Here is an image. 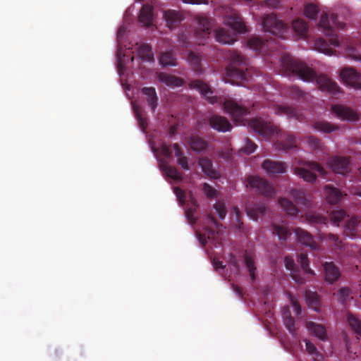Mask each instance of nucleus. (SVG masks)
Instances as JSON below:
<instances>
[{"label":"nucleus","instance_id":"f257e3e1","mask_svg":"<svg viewBox=\"0 0 361 361\" xmlns=\"http://www.w3.org/2000/svg\"><path fill=\"white\" fill-rule=\"evenodd\" d=\"M283 68L289 73L298 75L305 82H316L322 91L335 94L340 92L337 83L324 74L317 75L307 64L289 56H283L281 59Z\"/></svg>","mask_w":361,"mask_h":361},{"label":"nucleus","instance_id":"f03ea898","mask_svg":"<svg viewBox=\"0 0 361 361\" xmlns=\"http://www.w3.org/2000/svg\"><path fill=\"white\" fill-rule=\"evenodd\" d=\"M190 87L197 90L210 104H219L223 105L226 113H251V111L259 110V104L257 102H237L233 99H222L213 95V91L210 87L200 80H194L190 82Z\"/></svg>","mask_w":361,"mask_h":361},{"label":"nucleus","instance_id":"7ed1b4c3","mask_svg":"<svg viewBox=\"0 0 361 361\" xmlns=\"http://www.w3.org/2000/svg\"><path fill=\"white\" fill-rule=\"evenodd\" d=\"M247 124L254 132L263 137L276 140V147L282 149H290L296 147L295 137L282 132L277 126L266 121L261 118H255L247 121Z\"/></svg>","mask_w":361,"mask_h":361},{"label":"nucleus","instance_id":"20e7f679","mask_svg":"<svg viewBox=\"0 0 361 361\" xmlns=\"http://www.w3.org/2000/svg\"><path fill=\"white\" fill-rule=\"evenodd\" d=\"M332 25L339 29L343 27V24L338 20L336 14L332 13L329 20L327 14L323 13L319 22V27L322 30L324 34L329 37V43L323 38H319L314 42L315 49L328 56L334 55L336 53V50L330 47V45L334 47L340 46V42Z\"/></svg>","mask_w":361,"mask_h":361},{"label":"nucleus","instance_id":"39448f33","mask_svg":"<svg viewBox=\"0 0 361 361\" xmlns=\"http://www.w3.org/2000/svg\"><path fill=\"white\" fill-rule=\"evenodd\" d=\"M230 63L226 68L224 80L232 85H244L248 81L250 75L247 59L240 53L230 50L228 55Z\"/></svg>","mask_w":361,"mask_h":361},{"label":"nucleus","instance_id":"423d86ee","mask_svg":"<svg viewBox=\"0 0 361 361\" xmlns=\"http://www.w3.org/2000/svg\"><path fill=\"white\" fill-rule=\"evenodd\" d=\"M294 173L306 182L313 183L317 180V173L324 176L326 170L316 161H305L301 166L294 169Z\"/></svg>","mask_w":361,"mask_h":361},{"label":"nucleus","instance_id":"0eeeda50","mask_svg":"<svg viewBox=\"0 0 361 361\" xmlns=\"http://www.w3.org/2000/svg\"><path fill=\"white\" fill-rule=\"evenodd\" d=\"M262 26L264 32H270L280 38L283 37V34L287 30L286 25L279 20L274 13L267 14L263 18Z\"/></svg>","mask_w":361,"mask_h":361},{"label":"nucleus","instance_id":"6e6552de","mask_svg":"<svg viewBox=\"0 0 361 361\" xmlns=\"http://www.w3.org/2000/svg\"><path fill=\"white\" fill-rule=\"evenodd\" d=\"M247 185L264 197H271L275 194L274 188L269 182L257 176H247Z\"/></svg>","mask_w":361,"mask_h":361},{"label":"nucleus","instance_id":"1a4fd4ad","mask_svg":"<svg viewBox=\"0 0 361 361\" xmlns=\"http://www.w3.org/2000/svg\"><path fill=\"white\" fill-rule=\"evenodd\" d=\"M196 19L199 27L195 30L194 35L198 44H204L211 33L212 20L202 15L197 16Z\"/></svg>","mask_w":361,"mask_h":361},{"label":"nucleus","instance_id":"9d476101","mask_svg":"<svg viewBox=\"0 0 361 361\" xmlns=\"http://www.w3.org/2000/svg\"><path fill=\"white\" fill-rule=\"evenodd\" d=\"M224 23L239 33H245L247 32V27L241 16L235 10L231 9L226 13L224 17Z\"/></svg>","mask_w":361,"mask_h":361},{"label":"nucleus","instance_id":"9b49d317","mask_svg":"<svg viewBox=\"0 0 361 361\" xmlns=\"http://www.w3.org/2000/svg\"><path fill=\"white\" fill-rule=\"evenodd\" d=\"M341 78L348 85L356 89H361V75L352 67H346L341 70Z\"/></svg>","mask_w":361,"mask_h":361},{"label":"nucleus","instance_id":"f8f14e48","mask_svg":"<svg viewBox=\"0 0 361 361\" xmlns=\"http://www.w3.org/2000/svg\"><path fill=\"white\" fill-rule=\"evenodd\" d=\"M330 168L339 174L345 175L350 171V161L349 158L343 157H332L328 160Z\"/></svg>","mask_w":361,"mask_h":361},{"label":"nucleus","instance_id":"ddd939ff","mask_svg":"<svg viewBox=\"0 0 361 361\" xmlns=\"http://www.w3.org/2000/svg\"><path fill=\"white\" fill-rule=\"evenodd\" d=\"M262 167L270 176L284 173L287 168L285 163L270 159L264 160L262 162Z\"/></svg>","mask_w":361,"mask_h":361},{"label":"nucleus","instance_id":"4468645a","mask_svg":"<svg viewBox=\"0 0 361 361\" xmlns=\"http://www.w3.org/2000/svg\"><path fill=\"white\" fill-rule=\"evenodd\" d=\"M209 126L219 132L230 131L232 128V126L228 119L219 114H213L209 119Z\"/></svg>","mask_w":361,"mask_h":361},{"label":"nucleus","instance_id":"2eb2a0df","mask_svg":"<svg viewBox=\"0 0 361 361\" xmlns=\"http://www.w3.org/2000/svg\"><path fill=\"white\" fill-rule=\"evenodd\" d=\"M324 195L326 201L331 204H336L341 202L343 197L346 195L345 193L339 189L330 185L325 186Z\"/></svg>","mask_w":361,"mask_h":361},{"label":"nucleus","instance_id":"dca6fc26","mask_svg":"<svg viewBox=\"0 0 361 361\" xmlns=\"http://www.w3.org/2000/svg\"><path fill=\"white\" fill-rule=\"evenodd\" d=\"M247 44L250 49L262 54H266L271 49V47H269V40H264L258 37H251L248 39Z\"/></svg>","mask_w":361,"mask_h":361},{"label":"nucleus","instance_id":"f3484780","mask_svg":"<svg viewBox=\"0 0 361 361\" xmlns=\"http://www.w3.org/2000/svg\"><path fill=\"white\" fill-rule=\"evenodd\" d=\"M295 233L299 242L310 247L312 250L318 249L319 245L314 240L313 236L309 232L302 228H297L295 230Z\"/></svg>","mask_w":361,"mask_h":361},{"label":"nucleus","instance_id":"a211bd4d","mask_svg":"<svg viewBox=\"0 0 361 361\" xmlns=\"http://www.w3.org/2000/svg\"><path fill=\"white\" fill-rule=\"evenodd\" d=\"M325 280L329 283L336 281L341 276V272L338 267L332 262L324 264Z\"/></svg>","mask_w":361,"mask_h":361},{"label":"nucleus","instance_id":"6ab92c4d","mask_svg":"<svg viewBox=\"0 0 361 361\" xmlns=\"http://www.w3.org/2000/svg\"><path fill=\"white\" fill-rule=\"evenodd\" d=\"M164 18L166 20L167 26L169 28L177 27L184 19L183 15L180 11L175 10H167L164 12Z\"/></svg>","mask_w":361,"mask_h":361},{"label":"nucleus","instance_id":"aec40b11","mask_svg":"<svg viewBox=\"0 0 361 361\" xmlns=\"http://www.w3.org/2000/svg\"><path fill=\"white\" fill-rule=\"evenodd\" d=\"M215 38L217 42L224 44H230L236 40L235 35L227 30L219 27L215 30Z\"/></svg>","mask_w":361,"mask_h":361},{"label":"nucleus","instance_id":"412c9836","mask_svg":"<svg viewBox=\"0 0 361 361\" xmlns=\"http://www.w3.org/2000/svg\"><path fill=\"white\" fill-rule=\"evenodd\" d=\"M142 93L145 96V100L152 111H154L158 104V97L154 87H143Z\"/></svg>","mask_w":361,"mask_h":361},{"label":"nucleus","instance_id":"4be33fe9","mask_svg":"<svg viewBox=\"0 0 361 361\" xmlns=\"http://www.w3.org/2000/svg\"><path fill=\"white\" fill-rule=\"evenodd\" d=\"M152 6L149 4L143 5L138 16L139 21L142 23L145 26H149L152 24Z\"/></svg>","mask_w":361,"mask_h":361},{"label":"nucleus","instance_id":"5701e85b","mask_svg":"<svg viewBox=\"0 0 361 361\" xmlns=\"http://www.w3.org/2000/svg\"><path fill=\"white\" fill-rule=\"evenodd\" d=\"M306 328L320 340H327L326 331L323 325L316 324L314 322H308L306 324Z\"/></svg>","mask_w":361,"mask_h":361},{"label":"nucleus","instance_id":"b1692460","mask_svg":"<svg viewBox=\"0 0 361 361\" xmlns=\"http://www.w3.org/2000/svg\"><path fill=\"white\" fill-rule=\"evenodd\" d=\"M271 228L272 233L278 236L281 241H286L291 234L288 228L284 224L273 223Z\"/></svg>","mask_w":361,"mask_h":361},{"label":"nucleus","instance_id":"393cba45","mask_svg":"<svg viewBox=\"0 0 361 361\" xmlns=\"http://www.w3.org/2000/svg\"><path fill=\"white\" fill-rule=\"evenodd\" d=\"M158 78L160 82L169 87H181L183 85V80L175 75L161 73Z\"/></svg>","mask_w":361,"mask_h":361},{"label":"nucleus","instance_id":"a878e982","mask_svg":"<svg viewBox=\"0 0 361 361\" xmlns=\"http://www.w3.org/2000/svg\"><path fill=\"white\" fill-rule=\"evenodd\" d=\"M187 59L193 71L197 74H202L204 73V69L201 64V58L199 54L190 51L188 54Z\"/></svg>","mask_w":361,"mask_h":361},{"label":"nucleus","instance_id":"bb28decb","mask_svg":"<svg viewBox=\"0 0 361 361\" xmlns=\"http://www.w3.org/2000/svg\"><path fill=\"white\" fill-rule=\"evenodd\" d=\"M160 169L165 176L174 180L180 181L183 179L182 174L174 166L162 163Z\"/></svg>","mask_w":361,"mask_h":361},{"label":"nucleus","instance_id":"cd10ccee","mask_svg":"<svg viewBox=\"0 0 361 361\" xmlns=\"http://www.w3.org/2000/svg\"><path fill=\"white\" fill-rule=\"evenodd\" d=\"M246 212L247 216L253 219L257 220V218L263 215L264 212H266L267 207L264 204H255L254 206H247L246 208Z\"/></svg>","mask_w":361,"mask_h":361},{"label":"nucleus","instance_id":"c85d7f7f","mask_svg":"<svg viewBox=\"0 0 361 361\" xmlns=\"http://www.w3.org/2000/svg\"><path fill=\"white\" fill-rule=\"evenodd\" d=\"M137 56L142 61L154 62V54L149 45L143 44L137 49Z\"/></svg>","mask_w":361,"mask_h":361},{"label":"nucleus","instance_id":"c756f323","mask_svg":"<svg viewBox=\"0 0 361 361\" xmlns=\"http://www.w3.org/2000/svg\"><path fill=\"white\" fill-rule=\"evenodd\" d=\"M189 145L191 149L197 152L204 150L207 147V142L196 135H192L190 136Z\"/></svg>","mask_w":361,"mask_h":361},{"label":"nucleus","instance_id":"7c9ffc66","mask_svg":"<svg viewBox=\"0 0 361 361\" xmlns=\"http://www.w3.org/2000/svg\"><path fill=\"white\" fill-rule=\"evenodd\" d=\"M188 200L190 202L192 206L185 210V216L189 222L193 224L197 221V218L194 216V212L198 207V204L191 193L188 195Z\"/></svg>","mask_w":361,"mask_h":361},{"label":"nucleus","instance_id":"2f4dec72","mask_svg":"<svg viewBox=\"0 0 361 361\" xmlns=\"http://www.w3.org/2000/svg\"><path fill=\"white\" fill-rule=\"evenodd\" d=\"M344 233L350 238H355L357 235V220L356 218L350 219L345 224Z\"/></svg>","mask_w":361,"mask_h":361},{"label":"nucleus","instance_id":"473e14b6","mask_svg":"<svg viewBox=\"0 0 361 361\" xmlns=\"http://www.w3.org/2000/svg\"><path fill=\"white\" fill-rule=\"evenodd\" d=\"M279 203L282 209L290 216H296L298 213L297 207L286 198H280Z\"/></svg>","mask_w":361,"mask_h":361},{"label":"nucleus","instance_id":"72a5a7b5","mask_svg":"<svg viewBox=\"0 0 361 361\" xmlns=\"http://www.w3.org/2000/svg\"><path fill=\"white\" fill-rule=\"evenodd\" d=\"M199 165L201 166L202 171L210 177H214L216 171L213 169L212 161L207 157H202L198 161Z\"/></svg>","mask_w":361,"mask_h":361},{"label":"nucleus","instance_id":"f704fd0d","mask_svg":"<svg viewBox=\"0 0 361 361\" xmlns=\"http://www.w3.org/2000/svg\"><path fill=\"white\" fill-rule=\"evenodd\" d=\"M305 298L309 307L315 311H318L320 305V300L318 294L315 292L307 290L305 294Z\"/></svg>","mask_w":361,"mask_h":361},{"label":"nucleus","instance_id":"c9c22d12","mask_svg":"<svg viewBox=\"0 0 361 361\" xmlns=\"http://www.w3.org/2000/svg\"><path fill=\"white\" fill-rule=\"evenodd\" d=\"M294 31L301 37H305L308 30L307 23L302 19L298 18L292 23Z\"/></svg>","mask_w":361,"mask_h":361},{"label":"nucleus","instance_id":"e433bc0d","mask_svg":"<svg viewBox=\"0 0 361 361\" xmlns=\"http://www.w3.org/2000/svg\"><path fill=\"white\" fill-rule=\"evenodd\" d=\"M159 62L163 66H176L177 65L176 59L171 51L162 53L159 57Z\"/></svg>","mask_w":361,"mask_h":361},{"label":"nucleus","instance_id":"4c0bfd02","mask_svg":"<svg viewBox=\"0 0 361 361\" xmlns=\"http://www.w3.org/2000/svg\"><path fill=\"white\" fill-rule=\"evenodd\" d=\"M347 216L346 212L343 210H334L331 212L329 214V218L331 222L336 226H339L341 222H342L345 218Z\"/></svg>","mask_w":361,"mask_h":361},{"label":"nucleus","instance_id":"58836bf2","mask_svg":"<svg viewBox=\"0 0 361 361\" xmlns=\"http://www.w3.org/2000/svg\"><path fill=\"white\" fill-rule=\"evenodd\" d=\"M245 266L249 271L250 279H251L252 281L254 282L256 279V276H255L256 267L255 265L254 259L248 253H245Z\"/></svg>","mask_w":361,"mask_h":361},{"label":"nucleus","instance_id":"ea45409f","mask_svg":"<svg viewBox=\"0 0 361 361\" xmlns=\"http://www.w3.org/2000/svg\"><path fill=\"white\" fill-rule=\"evenodd\" d=\"M348 322L355 334L361 336V320L352 314H348Z\"/></svg>","mask_w":361,"mask_h":361},{"label":"nucleus","instance_id":"a19ab883","mask_svg":"<svg viewBox=\"0 0 361 361\" xmlns=\"http://www.w3.org/2000/svg\"><path fill=\"white\" fill-rule=\"evenodd\" d=\"M218 232H216L213 229L207 228L205 232L202 234H200L199 240L202 246H204L207 243V239L214 240L216 238Z\"/></svg>","mask_w":361,"mask_h":361},{"label":"nucleus","instance_id":"79ce46f5","mask_svg":"<svg viewBox=\"0 0 361 361\" xmlns=\"http://www.w3.org/2000/svg\"><path fill=\"white\" fill-rule=\"evenodd\" d=\"M291 195L297 204L304 206L307 204V200L305 198L303 191L298 189H293L291 190Z\"/></svg>","mask_w":361,"mask_h":361},{"label":"nucleus","instance_id":"37998d69","mask_svg":"<svg viewBox=\"0 0 361 361\" xmlns=\"http://www.w3.org/2000/svg\"><path fill=\"white\" fill-rule=\"evenodd\" d=\"M307 219L311 224H324L326 225L328 222V219L324 216L315 214L309 213L307 214Z\"/></svg>","mask_w":361,"mask_h":361},{"label":"nucleus","instance_id":"c03bdc74","mask_svg":"<svg viewBox=\"0 0 361 361\" xmlns=\"http://www.w3.org/2000/svg\"><path fill=\"white\" fill-rule=\"evenodd\" d=\"M319 13L318 7L314 4H308L305 6L304 13L306 17L310 19H316Z\"/></svg>","mask_w":361,"mask_h":361},{"label":"nucleus","instance_id":"a18cd8bd","mask_svg":"<svg viewBox=\"0 0 361 361\" xmlns=\"http://www.w3.org/2000/svg\"><path fill=\"white\" fill-rule=\"evenodd\" d=\"M305 342L307 352L311 355L316 356L314 358L315 361H322L323 358L322 355L319 353L316 346L311 341L307 339L305 340Z\"/></svg>","mask_w":361,"mask_h":361},{"label":"nucleus","instance_id":"49530a36","mask_svg":"<svg viewBox=\"0 0 361 361\" xmlns=\"http://www.w3.org/2000/svg\"><path fill=\"white\" fill-rule=\"evenodd\" d=\"M298 262L300 264L302 269L305 273L314 274V271L309 267V260L306 253L300 254Z\"/></svg>","mask_w":361,"mask_h":361},{"label":"nucleus","instance_id":"de8ad7c7","mask_svg":"<svg viewBox=\"0 0 361 361\" xmlns=\"http://www.w3.org/2000/svg\"><path fill=\"white\" fill-rule=\"evenodd\" d=\"M314 127L316 130L324 133H330L336 129V127L334 125L326 121L316 122Z\"/></svg>","mask_w":361,"mask_h":361},{"label":"nucleus","instance_id":"09e8293b","mask_svg":"<svg viewBox=\"0 0 361 361\" xmlns=\"http://www.w3.org/2000/svg\"><path fill=\"white\" fill-rule=\"evenodd\" d=\"M346 55L355 61H361V54L353 45L349 44L346 47Z\"/></svg>","mask_w":361,"mask_h":361},{"label":"nucleus","instance_id":"8fccbe9b","mask_svg":"<svg viewBox=\"0 0 361 361\" xmlns=\"http://www.w3.org/2000/svg\"><path fill=\"white\" fill-rule=\"evenodd\" d=\"M283 323L291 334L295 335L296 334L297 329L295 326V319L293 317H286V319H283Z\"/></svg>","mask_w":361,"mask_h":361},{"label":"nucleus","instance_id":"3c124183","mask_svg":"<svg viewBox=\"0 0 361 361\" xmlns=\"http://www.w3.org/2000/svg\"><path fill=\"white\" fill-rule=\"evenodd\" d=\"M214 208L216 211L217 214L219 215V217L221 219H223L225 218L227 211L225 207V204L222 202H216L214 204Z\"/></svg>","mask_w":361,"mask_h":361},{"label":"nucleus","instance_id":"603ef678","mask_svg":"<svg viewBox=\"0 0 361 361\" xmlns=\"http://www.w3.org/2000/svg\"><path fill=\"white\" fill-rule=\"evenodd\" d=\"M290 93L293 98L295 99H305L307 94L302 91L298 87L293 86L290 89Z\"/></svg>","mask_w":361,"mask_h":361},{"label":"nucleus","instance_id":"864d4df0","mask_svg":"<svg viewBox=\"0 0 361 361\" xmlns=\"http://www.w3.org/2000/svg\"><path fill=\"white\" fill-rule=\"evenodd\" d=\"M173 192L177 197V200L180 202V204L181 205H183L185 204V201H187V198H188L185 192L178 187L173 188Z\"/></svg>","mask_w":361,"mask_h":361},{"label":"nucleus","instance_id":"5fc2aeb1","mask_svg":"<svg viewBox=\"0 0 361 361\" xmlns=\"http://www.w3.org/2000/svg\"><path fill=\"white\" fill-rule=\"evenodd\" d=\"M350 289L347 287L341 288L338 291V295L342 303L346 302L350 295Z\"/></svg>","mask_w":361,"mask_h":361},{"label":"nucleus","instance_id":"6e6d98bb","mask_svg":"<svg viewBox=\"0 0 361 361\" xmlns=\"http://www.w3.org/2000/svg\"><path fill=\"white\" fill-rule=\"evenodd\" d=\"M257 148V145L249 138L246 139V142L245 147H243V151L247 154H250L255 152Z\"/></svg>","mask_w":361,"mask_h":361},{"label":"nucleus","instance_id":"4d7b16f0","mask_svg":"<svg viewBox=\"0 0 361 361\" xmlns=\"http://www.w3.org/2000/svg\"><path fill=\"white\" fill-rule=\"evenodd\" d=\"M145 115L141 114H135L138 125L142 131H145L147 127V121Z\"/></svg>","mask_w":361,"mask_h":361},{"label":"nucleus","instance_id":"13d9d810","mask_svg":"<svg viewBox=\"0 0 361 361\" xmlns=\"http://www.w3.org/2000/svg\"><path fill=\"white\" fill-rule=\"evenodd\" d=\"M203 191L207 197H214L217 194V191L207 183L204 184Z\"/></svg>","mask_w":361,"mask_h":361},{"label":"nucleus","instance_id":"bf43d9fd","mask_svg":"<svg viewBox=\"0 0 361 361\" xmlns=\"http://www.w3.org/2000/svg\"><path fill=\"white\" fill-rule=\"evenodd\" d=\"M307 142L312 148L315 149H319L322 147L321 141L319 139L314 137L312 136H310L307 138Z\"/></svg>","mask_w":361,"mask_h":361},{"label":"nucleus","instance_id":"052dcab7","mask_svg":"<svg viewBox=\"0 0 361 361\" xmlns=\"http://www.w3.org/2000/svg\"><path fill=\"white\" fill-rule=\"evenodd\" d=\"M289 298H290V303H291V305H292V306L293 307L294 312H295V314L297 315H299L300 314V312H301V307H300L299 302L295 298V297H293L290 294H289Z\"/></svg>","mask_w":361,"mask_h":361},{"label":"nucleus","instance_id":"680f3d73","mask_svg":"<svg viewBox=\"0 0 361 361\" xmlns=\"http://www.w3.org/2000/svg\"><path fill=\"white\" fill-rule=\"evenodd\" d=\"M336 116L343 121H355L359 119L360 114H336Z\"/></svg>","mask_w":361,"mask_h":361},{"label":"nucleus","instance_id":"e2e57ef3","mask_svg":"<svg viewBox=\"0 0 361 361\" xmlns=\"http://www.w3.org/2000/svg\"><path fill=\"white\" fill-rule=\"evenodd\" d=\"M324 240H328L332 241L336 246H339L341 241L339 240L338 236L336 234L329 233L324 235L322 237Z\"/></svg>","mask_w":361,"mask_h":361},{"label":"nucleus","instance_id":"0e129e2a","mask_svg":"<svg viewBox=\"0 0 361 361\" xmlns=\"http://www.w3.org/2000/svg\"><path fill=\"white\" fill-rule=\"evenodd\" d=\"M285 265H286V267L293 271L294 270V268H295V262H294V259H293L292 257H290V256H286L285 257Z\"/></svg>","mask_w":361,"mask_h":361},{"label":"nucleus","instance_id":"69168bd1","mask_svg":"<svg viewBox=\"0 0 361 361\" xmlns=\"http://www.w3.org/2000/svg\"><path fill=\"white\" fill-rule=\"evenodd\" d=\"M188 161V159L185 156L180 157L179 159H177L178 164L180 165L183 170L189 169Z\"/></svg>","mask_w":361,"mask_h":361},{"label":"nucleus","instance_id":"338daca9","mask_svg":"<svg viewBox=\"0 0 361 361\" xmlns=\"http://www.w3.org/2000/svg\"><path fill=\"white\" fill-rule=\"evenodd\" d=\"M172 147L175 152V156L177 157V159L184 157L183 152L178 143H174L172 145Z\"/></svg>","mask_w":361,"mask_h":361},{"label":"nucleus","instance_id":"774afa93","mask_svg":"<svg viewBox=\"0 0 361 361\" xmlns=\"http://www.w3.org/2000/svg\"><path fill=\"white\" fill-rule=\"evenodd\" d=\"M233 213L235 214V221L238 224L239 229H241L242 225L243 224V223L241 221V214H240V212L238 207H234Z\"/></svg>","mask_w":361,"mask_h":361}]
</instances>
